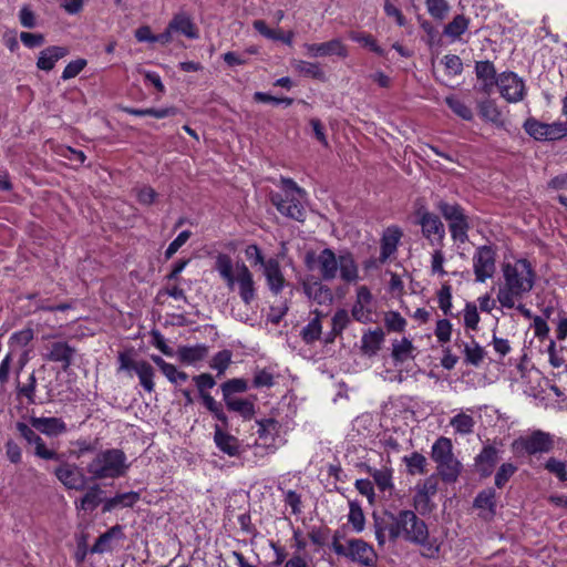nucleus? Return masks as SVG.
Segmentation results:
<instances>
[{
	"label": "nucleus",
	"mask_w": 567,
	"mask_h": 567,
	"mask_svg": "<svg viewBox=\"0 0 567 567\" xmlns=\"http://www.w3.org/2000/svg\"><path fill=\"white\" fill-rule=\"evenodd\" d=\"M374 535L379 546H384L386 539L396 543H406L421 547V554L426 558L439 556L441 544L436 538H431L426 523L411 509L399 512L384 511L382 514H373Z\"/></svg>",
	"instance_id": "f257e3e1"
},
{
	"label": "nucleus",
	"mask_w": 567,
	"mask_h": 567,
	"mask_svg": "<svg viewBox=\"0 0 567 567\" xmlns=\"http://www.w3.org/2000/svg\"><path fill=\"white\" fill-rule=\"evenodd\" d=\"M504 282L497 292L503 308L513 309L515 302L529 293L535 285L536 274L527 259H517L502 266Z\"/></svg>",
	"instance_id": "f03ea898"
},
{
	"label": "nucleus",
	"mask_w": 567,
	"mask_h": 567,
	"mask_svg": "<svg viewBox=\"0 0 567 567\" xmlns=\"http://www.w3.org/2000/svg\"><path fill=\"white\" fill-rule=\"evenodd\" d=\"M305 261L309 269H318L321 278L326 281L336 279L338 272L340 278L348 284L359 279L358 265L349 251H342L337 256L332 249L324 248L318 255L307 252Z\"/></svg>",
	"instance_id": "7ed1b4c3"
},
{
	"label": "nucleus",
	"mask_w": 567,
	"mask_h": 567,
	"mask_svg": "<svg viewBox=\"0 0 567 567\" xmlns=\"http://www.w3.org/2000/svg\"><path fill=\"white\" fill-rule=\"evenodd\" d=\"M127 457L120 449L100 451L87 464L86 471L94 480L117 478L128 470Z\"/></svg>",
	"instance_id": "20e7f679"
},
{
	"label": "nucleus",
	"mask_w": 567,
	"mask_h": 567,
	"mask_svg": "<svg viewBox=\"0 0 567 567\" xmlns=\"http://www.w3.org/2000/svg\"><path fill=\"white\" fill-rule=\"evenodd\" d=\"M281 185L285 194L271 193V204L281 215L297 221H303L306 219V209L301 202L306 192L291 178L282 177Z\"/></svg>",
	"instance_id": "39448f33"
},
{
	"label": "nucleus",
	"mask_w": 567,
	"mask_h": 567,
	"mask_svg": "<svg viewBox=\"0 0 567 567\" xmlns=\"http://www.w3.org/2000/svg\"><path fill=\"white\" fill-rule=\"evenodd\" d=\"M332 549L337 555L363 567H373L378 560L372 545L361 538H346L339 530L332 537Z\"/></svg>",
	"instance_id": "423d86ee"
},
{
	"label": "nucleus",
	"mask_w": 567,
	"mask_h": 567,
	"mask_svg": "<svg viewBox=\"0 0 567 567\" xmlns=\"http://www.w3.org/2000/svg\"><path fill=\"white\" fill-rule=\"evenodd\" d=\"M431 458L436 463V470L440 477L446 483L457 481L462 464L454 456L451 439L440 436L431 447Z\"/></svg>",
	"instance_id": "0eeeda50"
},
{
	"label": "nucleus",
	"mask_w": 567,
	"mask_h": 567,
	"mask_svg": "<svg viewBox=\"0 0 567 567\" xmlns=\"http://www.w3.org/2000/svg\"><path fill=\"white\" fill-rule=\"evenodd\" d=\"M436 209L447 221L451 237L454 241L465 244L468 240V230L471 228L470 217L465 209L457 203L439 200Z\"/></svg>",
	"instance_id": "6e6552de"
},
{
	"label": "nucleus",
	"mask_w": 567,
	"mask_h": 567,
	"mask_svg": "<svg viewBox=\"0 0 567 567\" xmlns=\"http://www.w3.org/2000/svg\"><path fill=\"white\" fill-rule=\"evenodd\" d=\"M555 447V436L542 430L532 431L519 436L512 443V451L516 455H536L549 453Z\"/></svg>",
	"instance_id": "1a4fd4ad"
},
{
	"label": "nucleus",
	"mask_w": 567,
	"mask_h": 567,
	"mask_svg": "<svg viewBox=\"0 0 567 567\" xmlns=\"http://www.w3.org/2000/svg\"><path fill=\"white\" fill-rule=\"evenodd\" d=\"M496 250L489 245H483L473 254V271L476 282H485L496 272Z\"/></svg>",
	"instance_id": "9d476101"
},
{
	"label": "nucleus",
	"mask_w": 567,
	"mask_h": 567,
	"mask_svg": "<svg viewBox=\"0 0 567 567\" xmlns=\"http://www.w3.org/2000/svg\"><path fill=\"white\" fill-rule=\"evenodd\" d=\"M416 216L424 238L431 246L442 247L445 238V227L440 217L425 208H420Z\"/></svg>",
	"instance_id": "9b49d317"
},
{
	"label": "nucleus",
	"mask_w": 567,
	"mask_h": 567,
	"mask_svg": "<svg viewBox=\"0 0 567 567\" xmlns=\"http://www.w3.org/2000/svg\"><path fill=\"white\" fill-rule=\"evenodd\" d=\"M496 86L498 87L502 97L508 103L520 102L526 95V85L524 80L512 71L498 74Z\"/></svg>",
	"instance_id": "f8f14e48"
},
{
	"label": "nucleus",
	"mask_w": 567,
	"mask_h": 567,
	"mask_svg": "<svg viewBox=\"0 0 567 567\" xmlns=\"http://www.w3.org/2000/svg\"><path fill=\"white\" fill-rule=\"evenodd\" d=\"M439 488V481L435 475L426 477L423 482L415 486V494L413 496V506L421 514L431 513L434 508L432 498L435 496Z\"/></svg>",
	"instance_id": "ddd939ff"
},
{
	"label": "nucleus",
	"mask_w": 567,
	"mask_h": 567,
	"mask_svg": "<svg viewBox=\"0 0 567 567\" xmlns=\"http://www.w3.org/2000/svg\"><path fill=\"white\" fill-rule=\"evenodd\" d=\"M235 286L238 287L240 299L246 306H249L256 299V285L254 276L246 264H236Z\"/></svg>",
	"instance_id": "4468645a"
},
{
	"label": "nucleus",
	"mask_w": 567,
	"mask_h": 567,
	"mask_svg": "<svg viewBox=\"0 0 567 567\" xmlns=\"http://www.w3.org/2000/svg\"><path fill=\"white\" fill-rule=\"evenodd\" d=\"M54 474L69 489L82 491L86 485V477L74 464L63 463L55 468Z\"/></svg>",
	"instance_id": "2eb2a0df"
},
{
	"label": "nucleus",
	"mask_w": 567,
	"mask_h": 567,
	"mask_svg": "<svg viewBox=\"0 0 567 567\" xmlns=\"http://www.w3.org/2000/svg\"><path fill=\"white\" fill-rule=\"evenodd\" d=\"M305 49L307 54L312 58H323L330 55H337L339 58H347V47L340 39H332L322 43H306Z\"/></svg>",
	"instance_id": "dca6fc26"
},
{
	"label": "nucleus",
	"mask_w": 567,
	"mask_h": 567,
	"mask_svg": "<svg viewBox=\"0 0 567 567\" xmlns=\"http://www.w3.org/2000/svg\"><path fill=\"white\" fill-rule=\"evenodd\" d=\"M372 293L367 286H361L357 290V298L351 309L354 320L365 323L371 320L372 315Z\"/></svg>",
	"instance_id": "f3484780"
},
{
	"label": "nucleus",
	"mask_w": 567,
	"mask_h": 567,
	"mask_svg": "<svg viewBox=\"0 0 567 567\" xmlns=\"http://www.w3.org/2000/svg\"><path fill=\"white\" fill-rule=\"evenodd\" d=\"M48 352L44 359L51 362L61 363L63 370H66L73 360L75 349L65 341H55L47 347Z\"/></svg>",
	"instance_id": "a211bd4d"
},
{
	"label": "nucleus",
	"mask_w": 567,
	"mask_h": 567,
	"mask_svg": "<svg viewBox=\"0 0 567 567\" xmlns=\"http://www.w3.org/2000/svg\"><path fill=\"white\" fill-rule=\"evenodd\" d=\"M262 270L270 291L275 295L280 293L286 281L279 261L276 258L267 259Z\"/></svg>",
	"instance_id": "6ab92c4d"
},
{
	"label": "nucleus",
	"mask_w": 567,
	"mask_h": 567,
	"mask_svg": "<svg viewBox=\"0 0 567 567\" xmlns=\"http://www.w3.org/2000/svg\"><path fill=\"white\" fill-rule=\"evenodd\" d=\"M30 424L33 429L40 431L41 433L48 436H58L68 431L65 422L62 419L55 416H32L30 419Z\"/></svg>",
	"instance_id": "aec40b11"
},
{
	"label": "nucleus",
	"mask_w": 567,
	"mask_h": 567,
	"mask_svg": "<svg viewBox=\"0 0 567 567\" xmlns=\"http://www.w3.org/2000/svg\"><path fill=\"white\" fill-rule=\"evenodd\" d=\"M402 237V231L396 226L388 227L383 231V236L381 239V252H380V262H385L390 257H392L399 246V243Z\"/></svg>",
	"instance_id": "412c9836"
},
{
	"label": "nucleus",
	"mask_w": 567,
	"mask_h": 567,
	"mask_svg": "<svg viewBox=\"0 0 567 567\" xmlns=\"http://www.w3.org/2000/svg\"><path fill=\"white\" fill-rule=\"evenodd\" d=\"M455 346L463 347L464 362L473 367H480L487 354L486 350L474 339L465 342L456 338Z\"/></svg>",
	"instance_id": "4be33fe9"
},
{
	"label": "nucleus",
	"mask_w": 567,
	"mask_h": 567,
	"mask_svg": "<svg viewBox=\"0 0 567 567\" xmlns=\"http://www.w3.org/2000/svg\"><path fill=\"white\" fill-rule=\"evenodd\" d=\"M214 442L223 453L229 456H237L240 454L241 446L238 439L225 432L219 425H215Z\"/></svg>",
	"instance_id": "5701e85b"
},
{
	"label": "nucleus",
	"mask_w": 567,
	"mask_h": 567,
	"mask_svg": "<svg viewBox=\"0 0 567 567\" xmlns=\"http://www.w3.org/2000/svg\"><path fill=\"white\" fill-rule=\"evenodd\" d=\"M497 462L498 451L492 445L485 446L475 457L476 470L484 477L489 476L493 473Z\"/></svg>",
	"instance_id": "b1692460"
},
{
	"label": "nucleus",
	"mask_w": 567,
	"mask_h": 567,
	"mask_svg": "<svg viewBox=\"0 0 567 567\" xmlns=\"http://www.w3.org/2000/svg\"><path fill=\"white\" fill-rule=\"evenodd\" d=\"M209 349L206 344L184 346L177 350L179 361L187 365H197L208 357Z\"/></svg>",
	"instance_id": "393cba45"
},
{
	"label": "nucleus",
	"mask_w": 567,
	"mask_h": 567,
	"mask_svg": "<svg viewBox=\"0 0 567 567\" xmlns=\"http://www.w3.org/2000/svg\"><path fill=\"white\" fill-rule=\"evenodd\" d=\"M69 50L65 47L52 45L42 50L39 54L37 66L42 71H51L55 63L68 55Z\"/></svg>",
	"instance_id": "a878e982"
},
{
	"label": "nucleus",
	"mask_w": 567,
	"mask_h": 567,
	"mask_svg": "<svg viewBox=\"0 0 567 567\" xmlns=\"http://www.w3.org/2000/svg\"><path fill=\"white\" fill-rule=\"evenodd\" d=\"M476 78L482 82V90L489 93L496 85L497 74L491 61H478L475 64Z\"/></svg>",
	"instance_id": "bb28decb"
},
{
	"label": "nucleus",
	"mask_w": 567,
	"mask_h": 567,
	"mask_svg": "<svg viewBox=\"0 0 567 567\" xmlns=\"http://www.w3.org/2000/svg\"><path fill=\"white\" fill-rule=\"evenodd\" d=\"M215 269L218 271L219 276L225 280L227 287L230 290L235 289L234 277H236V265L234 266L230 256L227 254H219L216 257Z\"/></svg>",
	"instance_id": "cd10ccee"
},
{
	"label": "nucleus",
	"mask_w": 567,
	"mask_h": 567,
	"mask_svg": "<svg viewBox=\"0 0 567 567\" xmlns=\"http://www.w3.org/2000/svg\"><path fill=\"white\" fill-rule=\"evenodd\" d=\"M307 297L319 305H328L332 301V292L329 287L316 280L303 285Z\"/></svg>",
	"instance_id": "c85d7f7f"
},
{
	"label": "nucleus",
	"mask_w": 567,
	"mask_h": 567,
	"mask_svg": "<svg viewBox=\"0 0 567 567\" xmlns=\"http://www.w3.org/2000/svg\"><path fill=\"white\" fill-rule=\"evenodd\" d=\"M169 31L178 32L188 39H197L198 32L192 19L186 13H177L169 21Z\"/></svg>",
	"instance_id": "c756f323"
},
{
	"label": "nucleus",
	"mask_w": 567,
	"mask_h": 567,
	"mask_svg": "<svg viewBox=\"0 0 567 567\" xmlns=\"http://www.w3.org/2000/svg\"><path fill=\"white\" fill-rule=\"evenodd\" d=\"M368 473L381 492H391L394 488L393 470L391 467L385 465L381 468L368 467Z\"/></svg>",
	"instance_id": "7c9ffc66"
},
{
	"label": "nucleus",
	"mask_w": 567,
	"mask_h": 567,
	"mask_svg": "<svg viewBox=\"0 0 567 567\" xmlns=\"http://www.w3.org/2000/svg\"><path fill=\"white\" fill-rule=\"evenodd\" d=\"M383 340L384 332L382 329H375L364 333L361 339L362 351L369 355L375 354L380 350Z\"/></svg>",
	"instance_id": "2f4dec72"
},
{
	"label": "nucleus",
	"mask_w": 567,
	"mask_h": 567,
	"mask_svg": "<svg viewBox=\"0 0 567 567\" xmlns=\"http://www.w3.org/2000/svg\"><path fill=\"white\" fill-rule=\"evenodd\" d=\"M413 351L414 346L408 338L395 340L392 343V358L395 363H403L410 359H413Z\"/></svg>",
	"instance_id": "473e14b6"
},
{
	"label": "nucleus",
	"mask_w": 567,
	"mask_h": 567,
	"mask_svg": "<svg viewBox=\"0 0 567 567\" xmlns=\"http://www.w3.org/2000/svg\"><path fill=\"white\" fill-rule=\"evenodd\" d=\"M228 410L238 413L245 420H251L255 414L254 403L247 399L234 398L224 400Z\"/></svg>",
	"instance_id": "72a5a7b5"
},
{
	"label": "nucleus",
	"mask_w": 567,
	"mask_h": 567,
	"mask_svg": "<svg viewBox=\"0 0 567 567\" xmlns=\"http://www.w3.org/2000/svg\"><path fill=\"white\" fill-rule=\"evenodd\" d=\"M478 112L484 121L491 122L497 126L503 125L502 112L492 100H485L478 103Z\"/></svg>",
	"instance_id": "f704fd0d"
},
{
	"label": "nucleus",
	"mask_w": 567,
	"mask_h": 567,
	"mask_svg": "<svg viewBox=\"0 0 567 567\" xmlns=\"http://www.w3.org/2000/svg\"><path fill=\"white\" fill-rule=\"evenodd\" d=\"M134 371L137 374L140 383L144 388V390L150 393L153 392L155 388L153 381L155 372L153 367L146 361H137V365L135 367Z\"/></svg>",
	"instance_id": "c9c22d12"
},
{
	"label": "nucleus",
	"mask_w": 567,
	"mask_h": 567,
	"mask_svg": "<svg viewBox=\"0 0 567 567\" xmlns=\"http://www.w3.org/2000/svg\"><path fill=\"white\" fill-rule=\"evenodd\" d=\"M474 506L476 508L487 511L485 517H492L495 514V491L492 488L484 489L475 497Z\"/></svg>",
	"instance_id": "e433bc0d"
},
{
	"label": "nucleus",
	"mask_w": 567,
	"mask_h": 567,
	"mask_svg": "<svg viewBox=\"0 0 567 567\" xmlns=\"http://www.w3.org/2000/svg\"><path fill=\"white\" fill-rule=\"evenodd\" d=\"M403 463L406 466V472L410 475L424 474L426 471L427 461L424 455L419 452H413L410 455L402 457Z\"/></svg>",
	"instance_id": "4c0bfd02"
},
{
	"label": "nucleus",
	"mask_w": 567,
	"mask_h": 567,
	"mask_svg": "<svg viewBox=\"0 0 567 567\" xmlns=\"http://www.w3.org/2000/svg\"><path fill=\"white\" fill-rule=\"evenodd\" d=\"M122 536H123V533H122V527L120 525H115V526L111 527L107 532L102 534L96 539V542L92 546V549H91L92 553L102 554V553L110 550V546H109L110 542L115 537L121 538Z\"/></svg>",
	"instance_id": "58836bf2"
},
{
	"label": "nucleus",
	"mask_w": 567,
	"mask_h": 567,
	"mask_svg": "<svg viewBox=\"0 0 567 567\" xmlns=\"http://www.w3.org/2000/svg\"><path fill=\"white\" fill-rule=\"evenodd\" d=\"M445 103L452 110V112L464 121L473 120L472 109L458 96L450 95L445 97Z\"/></svg>",
	"instance_id": "ea45409f"
},
{
	"label": "nucleus",
	"mask_w": 567,
	"mask_h": 567,
	"mask_svg": "<svg viewBox=\"0 0 567 567\" xmlns=\"http://www.w3.org/2000/svg\"><path fill=\"white\" fill-rule=\"evenodd\" d=\"M34 332L31 328H24L14 332L9 339L10 353L23 350L33 339Z\"/></svg>",
	"instance_id": "a19ab883"
},
{
	"label": "nucleus",
	"mask_w": 567,
	"mask_h": 567,
	"mask_svg": "<svg viewBox=\"0 0 567 567\" xmlns=\"http://www.w3.org/2000/svg\"><path fill=\"white\" fill-rule=\"evenodd\" d=\"M349 38L378 55L383 56L385 54L384 50L378 44L373 35L369 33L352 31L349 33Z\"/></svg>",
	"instance_id": "79ce46f5"
},
{
	"label": "nucleus",
	"mask_w": 567,
	"mask_h": 567,
	"mask_svg": "<svg viewBox=\"0 0 567 567\" xmlns=\"http://www.w3.org/2000/svg\"><path fill=\"white\" fill-rule=\"evenodd\" d=\"M293 69L299 72L300 74L313 79H322L323 78V71L321 70L320 65L316 62H309L303 60H295L292 61Z\"/></svg>",
	"instance_id": "37998d69"
},
{
	"label": "nucleus",
	"mask_w": 567,
	"mask_h": 567,
	"mask_svg": "<svg viewBox=\"0 0 567 567\" xmlns=\"http://www.w3.org/2000/svg\"><path fill=\"white\" fill-rule=\"evenodd\" d=\"M102 489L99 485L90 487L80 501V508L83 511H94L101 503Z\"/></svg>",
	"instance_id": "c03bdc74"
},
{
	"label": "nucleus",
	"mask_w": 567,
	"mask_h": 567,
	"mask_svg": "<svg viewBox=\"0 0 567 567\" xmlns=\"http://www.w3.org/2000/svg\"><path fill=\"white\" fill-rule=\"evenodd\" d=\"M543 466L549 474L554 475L558 481H567V463L565 461L558 460L556 457H549L544 462Z\"/></svg>",
	"instance_id": "a18cd8bd"
},
{
	"label": "nucleus",
	"mask_w": 567,
	"mask_h": 567,
	"mask_svg": "<svg viewBox=\"0 0 567 567\" xmlns=\"http://www.w3.org/2000/svg\"><path fill=\"white\" fill-rule=\"evenodd\" d=\"M125 112L134 116H153L156 118H164L176 114L175 107L164 109H125Z\"/></svg>",
	"instance_id": "49530a36"
},
{
	"label": "nucleus",
	"mask_w": 567,
	"mask_h": 567,
	"mask_svg": "<svg viewBox=\"0 0 567 567\" xmlns=\"http://www.w3.org/2000/svg\"><path fill=\"white\" fill-rule=\"evenodd\" d=\"M523 127L525 132L536 141L546 140V130H548L547 123H543L534 117H529L525 121Z\"/></svg>",
	"instance_id": "de8ad7c7"
},
{
	"label": "nucleus",
	"mask_w": 567,
	"mask_h": 567,
	"mask_svg": "<svg viewBox=\"0 0 567 567\" xmlns=\"http://www.w3.org/2000/svg\"><path fill=\"white\" fill-rule=\"evenodd\" d=\"M451 426L460 434H470L474 427V419L465 413H458L450 421Z\"/></svg>",
	"instance_id": "09e8293b"
},
{
	"label": "nucleus",
	"mask_w": 567,
	"mask_h": 567,
	"mask_svg": "<svg viewBox=\"0 0 567 567\" xmlns=\"http://www.w3.org/2000/svg\"><path fill=\"white\" fill-rule=\"evenodd\" d=\"M321 333L322 326L319 317H316L312 320H310L307 326L302 328L301 338L306 343L310 344L319 340Z\"/></svg>",
	"instance_id": "8fccbe9b"
},
{
	"label": "nucleus",
	"mask_w": 567,
	"mask_h": 567,
	"mask_svg": "<svg viewBox=\"0 0 567 567\" xmlns=\"http://www.w3.org/2000/svg\"><path fill=\"white\" fill-rule=\"evenodd\" d=\"M468 27V20L464 16H456L450 23L445 25L444 34L452 38H460Z\"/></svg>",
	"instance_id": "3c124183"
},
{
	"label": "nucleus",
	"mask_w": 567,
	"mask_h": 567,
	"mask_svg": "<svg viewBox=\"0 0 567 567\" xmlns=\"http://www.w3.org/2000/svg\"><path fill=\"white\" fill-rule=\"evenodd\" d=\"M349 507L348 522L352 525L354 532L361 533L365 525V517L362 508L355 502H350Z\"/></svg>",
	"instance_id": "603ef678"
},
{
	"label": "nucleus",
	"mask_w": 567,
	"mask_h": 567,
	"mask_svg": "<svg viewBox=\"0 0 567 567\" xmlns=\"http://www.w3.org/2000/svg\"><path fill=\"white\" fill-rule=\"evenodd\" d=\"M231 362V352L229 350H221L217 352L209 363L213 370L217 371L218 375H223Z\"/></svg>",
	"instance_id": "864d4df0"
},
{
	"label": "nucleus",
	"mask_w": 567,
	"mask_h": 567,
	"mask_svg": "<svg viewBox=\"0 0 567 567\" xmlns=\"http://www.w3.org/2000/svg\"><path fill=\"white\" fill-rule=\"evenodd\" d=\"M247 382L243 379H231L221 384L223 399H234V393L247 391Z\"/></svg>",
	"instance_id": "5fc2aeb1"
},
{
	"label": "nucleus",
	"mask_w": 567,
	"mask_h": 567,
	"mask_svg": "<svg viewBox=\"0 0 567 567\" xmlns=\"http://www.w3.org/2000/svg\"><path fill=\"white\" fill-rule=\"evenodd\" d=\"M34 447V455L42 460H59V454L49 447H47L44 441L40 435L37 436V439L30 444Z\"/></svg>",
	"instance_id": "6e6d98bb"
},
{
	"label": "nucleus",
	"mask_w": 567,
	"mask_h": 567,
	"mask_svg": "<svg viewBox=\"0 0 567 567\" xmlns=\"http://www.w3.org/2000/svg\"><path fill=\"white\" fill-rule=\"evenodd\" d=\"M384 323L389 331L402 332L406 327V320L396 311L385 313Z\"/></svg>",
	"instance_id": "4d7b16f0"
},
{
	"label": "nucleus",
	"mask_w": 567,
	"mask_h": 567,
	"mask_svg": "<svg viewBox=\"0 0 567 567\" xmlns=\"http://www.w3.org/2000/svg\"><path fill=\"white\" fill-rule=\"evenodd\" d=\"M517 466L513 463H503L495 474V485L502 488L508 480L516 473Z\"/></svg>",
	"instance_id": "13d9d810"
},
{
	"label": "nucleus",
	"mask_w": 567,
	"mask_h": 567,
	"mask_svg": "<svg viewBox=\"0 0 567 567\" xmlns=\"http://www.w3.org/2000/svg\"><path fill=\"white\" fill-rule=\"evenodd\" d=\"M435 337L441 344H445L451 341L452 337V323L447 319H440L435 327Z\"/></svg>",
	"instance_id": "bf43d9fd"
},
{
	"label": "nucleus",
	"mask_w": 567,
	"mask_h": 567,
	"mask_svg": "<svg viewBox=\"0 0 567 567\" xmlns=\"http://www.w3.org/2000/svg\"><path fill=\"white\" fill-rule=\"evenodd\" d=\"M350 318L344 309L338 310L332 317V330L331 334H340L349 324Z\"/></svg>",
	"instance_id": "052dcab7"
},
{
	"label": "nucleus",
	"mask_w": 567,
	"mask_h": 567,
	"mask_svg": "<svg viewBox=\"0 0 567 567\" xmlns=\"http://www.w3.org/2000/svg\"><path fill=\"white\" fill-rule=\"evenodd\" d=\"M480 322L477 307L473 303H466L464 308V324L467 329L476 330Z\"/></svg>",
	"instance_id": "680f3d73"
},
{
	"label": "nucleus",
	"mask_w": 567,
	"mask_h": 567,
	"mask_svg": "<svg viewBox=\"0 0 567 567\" xmlns=\"http://www.w3.org/2000/svg\"><path fill=\"white\" fill-rule=\"evenodd\" d=\"M193 381L195 382L198 389L199 396L208 393L207 390L213 389L216 385L215 379L209 373H202L195 375L193 378Z\"/></svg>",
	"instance_id": "e2e57ef3"
},
{
	"label": "nucleus",
	"mask_w": 567,
	"mask_h": 567,
	"mask_svg": "<svg viewBox=\"0 0 567 567\" xmlns=\"http://www.w3.org/2000/svg\"><path fill=\"white\" fill-rule=\"evenodd\" d=\"M442 62L450 75H458L463 71V63L458 55L447 54Z\"/></svg>",
	"instance_id": "0e129e2a"
},
{
	"label": "nucleus",
	"mask_w": 567,
	"mask_h": 567,
	"mask_svg": "<svg viewBox=\"0 0 567 567\" xmlns=\"http://www.w3.org/2000/svg\"><path fill=\"white\" fill-rule=\"evenodd\" d=\"M245 256L252 266L260 265L261 267H264L265 262H267L260 248L256 244H251L246 247Z\"/></svg>",
	"instance_id": "69168bd1"
},
{
	"label": "nucleus",
	"mask_w": 567,
	"mask_h": 567,
	"mask_svg": "<svg viewBox=\"0 0 567 567\" xmlns=\"http://www.w3.org/2000/svg\"><path fill=\"white\" fill-rule=\"evenodd\" d=\"M547 127L545 141H556L567 135V125L565 123L555 122L547 124Z\"/></svg>",
	"instance_id": "338daca9"
},
{
	"label": "nucleus",
	"mask_w": 567,
	"mask_h": 567,
	"mask_svg": "<svg viewBox=\"0 0 567 567\" xmlns=\"http://www.w3.org/2000/svg\"><path fill=\"white\" fill-rule=\"evenodd\" d=\"M18 17L23 28L33 29L37 27V17L29 6H23L19 10Z\"/></svg>",
	"instance_id": "774afa93"
}]
</instances>
